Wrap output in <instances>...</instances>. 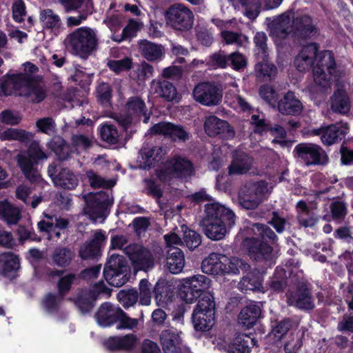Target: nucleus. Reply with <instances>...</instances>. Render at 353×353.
<instances>
[{
	"label": "nucleus",
	"mask_w": 353,
	"mask_h": 353,
	"mask_svg": "<svg viewBox=\"0 0 353 353\" xmlns=\"http://www.w3.org/2000/svg\"><path fill=\"white\" fill-rule=\"evenodd\" d=\"M211 280L206 276L196 274L183 279L178 295L186 303L197 301L192 314V323L196 332H206L216 323V303L212 293L205 291Z\"/></svg>",
	"instance_id": "1"
},
{
	"label": "nucleus",
	"mask_w": 353,
	"mask_h": 353,
	"mask_svg": "<svg viewBox=\"0 0 353 353\" xmlns=\"http://www.w3.org/2000/svg\"><path fill=\"white\" fill-rule=\"evenodd\" d=\"M253 230L255 236L245 238L243 247L252 260L263 263L264 269L271 268L275 263L273 245L277 243L278 236L269 226L263 223H254Z\"/></svg>",
	"instance_id": "2"
},
{
	"label": "nucleus",
	"mask_w": 353,
	"mask_h": 353,
	"mask_svg": "<svg viewBox=\"0 0 353 353\" xmlns=\"http://www.w3.org/2000/svg\"><path fill=\"white\" fill-rule=\"evenodd\" d=\"M205 216L201 221L205 234L214 241L223 239L227 230L235 223L234 213L218 203L205 205Z\"/></svg>",
	"instance_id": "3"
},
{
	"label": "nucleus",
	"mask_w": 353,
	"mask_h": 353,
	"mask_svg": "<svg viewBox=\"0 0 353 353\" xmlns=\"http://www.w3.org/2000/svg\"><path fill=\"white\" fill-rule=\"evenodd\" d=\"M249 268L250 264L245 261L236 256L228 258L217 252L210 253L201 263L202 271L212 275L238 274Z\"/></svg>",
	"instance_id": "4"
},
{
	"label": "nucleus",
	"mask_w": 353,
	"mask_h": 353,
	"mask_svg": "<svg viewBox=\"0 0 353 353\" xmlns=\"http://www.w3.org/2000/svg\"><path fill=\"white\" fill-rule=\"evenodd\" d=\"M65 47L73 53L85 57L96 50L97 39L93 30L82 27L69 34L64 41Z\"/></svg>",
	"instance_id": "5"
},
{
	"label": "nucleus",
	"mask_w": 353,
	"mask_h": 353,
	"mask_svg": "<svg viewBox=\"0 0 353 353\" xmlns=\"http://www.w3.org/2000/svg\"><path fill=\"white\" fill-rule=\"evenodd\" d=\"M130 272L126 259L121 254H112L107 259L103 273L109 285L119 288L128 281Z\"/></svg>",
	"instance_id": "6"
},
{
	"label": "nucleus",
	"mask_w": 353,
	"mask_h": 353,
	"mask_svg": "<svg viewBox=\"0 0 353 353\" xmlns=\"http://www.w3.org/2000/svg\"><path fill=\"white\" fill-rule=\"evenodd\" d=\"M83 199L85 203L84 214L94 220L106 217L113 203L110 194L105 191L90 192L83 195Z\"/></svg>",
	"instance_id": "7"
},
{
	"label": "nucleus",
	"mask_w": 353,
	"mask_h": 353,
	"mask_svg": "<svg viewBox=\"0 0 353 353\" xmlns=\"http://www.w3.org/2000/svg\"><path fill=\"white\" fill-rule=\"evenodd\" d=\"M268 192V183L264 180L249 181L239 192L240 205L246 210L256 209L263 201Z\"/></svg>",
	"instance_id": "8"
},
{
	"label": "nucleus",
	"mask_w": 353,
	"mask_h": 353,
	"mask_svg": "<svg viewBox=\"0 0 353 353\" xmlns=\"http://www.w3.org/2000/svg\"><path fill=\"white\" fill-rule=\"evenodd\" d=\"M134 271L148 272L154 266V259L151 251L142 244L132 243L123 248Z\"/></svg>",
	"instance_id": "9"
},
{
	"label": "nucleus",
	"mask_w": 353,
	"mask_h": 353,
	"mask_svg": "<svg viewBox=\"0 0 353 353\" xmlns=\"http://www.w3.org/2000/svg\"><path fill=\"white\" fill-rule=\"evenodd\" d=\"M166 24L174 30L184 32L193 26L194 14L181 3L172 5L165 12Z\"/></svg>",
	"instance_id": "10"
},
{
	"label": "nucleus",
	"mask_w": 353,
	"mask_h": 353,
	"mask_svg": "<svg viewBox=\"0 0 353 353\" xmlns=\"http://www.w3.org/2000/svg\"><path fill=\"white\" fill-rule=\"evenodd\" d=\"M316 65L313 68L315 83L322 88L329 85L331 75L335 72V61L330 50H324L316 54Z\"/></svg>",
	"instance_id": "11"
},
{
	"label": "nucleus",
	"mask_w": 353,
	"mask_h": 353,
	"mask_svg": "<svg viewBox=\"0 0 353 353\" xmlns=\"http://www.w3.org/2000/svg\"><path fill=\"white\" fill-rule=\"evenodd\" d=\"M194 99L205 106H215L222 101V90L214 83L204 81L196 85L192 91Z\"/></svg>",
	"instance_id": "12"
},
{
	"label": "nucleus",
	"mask_w": 353,
	"mask_h": 353,
	"mask_svg": "<svg viewBox=\"0 0 353 353\" xmlns=\"http://www.w3.org/2000/svg\"><path fill=\"white\" fill-rule=\"evenodd\" d=\"M291 31L294 39L299 42L305 41L319 34V28L307 14L293 17Z\"/></svg>",
	"instance_id": "13"
},
{
	"label": "nucleus",
	"mask_w": 353,
	"mask_h": 353,
	"mask_svg": "<svg viewBox=\"0 0 353 353\" xmlns=\"http://www.w3.org/2000/svg\"><path fill=\"white\" fill-rule=\"evenodd\" d=\"M108 290L103 284L97 283L90 290L81 291L74 299V304L82 314L89 313L95 306V302L99 295Z\"/></svg>",
	"instance_id": "14"
},
{
	"label": "nucleus",
	"mask_w": 353,
	"mask_h": 353,
	"mask_svg": "<svg viewBox=\"0 0 353 353\" xmlns=\"http://www.w3.org/2000/svg\"><path fill=\"white\" fill-rule=\"evenodd\" d=\"M204 130L206 134L211 137H217L222 139H231L235 136V131L229 123L214 115L206 117L204 122Z\"/></svg>",
	"instance_id": "15"
},
{
	"label": "nucleus",
	"mask_w": 353,
	"mask_h": 353,
	"mask_svg": "<svg viewBox=\"0 0 353 353\" xmlns=\"http://www.w3.org/2000/svg\"><path fill=\"white\" fill-rule=\"evenodd\" d=\"M49 156H17V163L22 173L30 183L39 184L42 181L41 176L34 168L37 160L48 159Z\"/></svg>",
	"instance_id": "16"
},
{
	"label": "nucleus",
	"mask_w": 353,
	"mask_h": 353,
	"mask_svg": "<svg viewBox=\"0 0 353 353\" xmlns=\"http://www.w3.org/2000/svg\"><path fill=\"white\" fill-rule=\"evenodd\" d=\"M290 299L294 302L296 307L302 310H312L315 307L312 290L307 282H299L297 284Z\"/></svg>",
	"instance_id": "17"
},
{
	"label": "nucleus",
	"mask_w": 353,
	"mask_h": 353,
	"mask_svg": "<svg viewBox=\"0 0 353 353\" xmlns=\"http://www.w3.org/2000/svg\"><path fill=\"white\" fill-rule=\"evenodd\" d=\"M151 132L163 135L171 139L185 142L190 139V134L181 125H174L168 122H159L151 128Z\"/></svg>",
	"instance_id": "18"
},
{
	"label": "nucleus",
	"mask_w": 353,
	"mask_h": 353,
	"mask_svg": "<svg viewBox=\"0 0 353 353\" xmlns=\"http://www.w3.org/2000/svg\"><path fill=\"white\" fill-rule=\"evenodd\" d=\"M292 13L285 12L277 17L268 23L270 34L279 39L286 38L290 33H292Z\"/></svg>",
	"instance_id": "19"
},
{
	"label": "nucleus",
	"mask_w": 353,
	"mask_h": 353,
	"mask_svg": "<svg viewBox=\"0 0 353 353\" xmlns=\"http://www.w3.org/2000/svg\"><path fill=\"white\" fill-rule=\"evenodd\" d=\"M260 303L252 301L245 305L239 314V322L248 329L255 325L262 317V309Z\"/></svg>",
	"instance_id": "20"
},
{
	"label": "nucleus",
	"mask_w": 353,
	"mask_h": 353,
	"mask_svg": "<svg viewBox=\"0 0 353 353\" xmlns=\"http://www.w3.org/2000/svg\"><path fill=\"white\" fill-rule=\"evenodd\" d=\"M318 52V46L315 43L304 46L299 54L295 57L294 63L300 72L309 70L314 66V57Z\"/></svg>",
	"instance_id": "21"
},
{
	"label": "nucleus",
	"mask_w": 353,
	"mask_h": 353,
	"mask_svg": "<svg viewBox=\"0 0 353 353\" xmlns=\"http://www.w3.org/2000/svg\"><path fill=\"white\" fill-rule=\"evenodd\" d=\"M347 128L336 123L315 129L313 132L314 134L321 136V141L324 144L330 145L342 140L347 133Z\"/></svg>",
	"instance_id": "22"
},
{
	"label": "nucleus",
	"mask_w": 353,
	"mask_h": 353,
	"mask_svg": "<svg viewBox=\"0 0 353 353\" xmlns=\"http://www.w3.org/2000/svg\"><path fill=\"white\" fill-rule=\"evenodd\" d=\"M278 111L284 115H299L303 110V105L293 92H288L276 105Z\"/></svg>",
	"instance_id": "23"
},
{
	"label": "nucleus",
	"mask_w": 353,
	"mask_h": 353,
	"mask_svg": "<svg viewBox=\"0 0 353 353\" xmlns=\"http://www.w3.org/2000/svg\"><path fill=\"white\" fill-rule=\"evenodd\" d=\"M160 342L164 353H182L181 339L176 330H162L160 334Z\"/></svg>",
	"instance_id": "24"
},
{
	"label": "nucleus",
	"mask_w": 353,
	"mask_h": 353,
	"mask_svg": "<svg viewBox=\"0 0 353 353\" xmlns=\"http://www.w3.org/2000/svg\"><path fill=\"white\" fill-rule=\"evenodd\" d=\"M19 95L25 97L29 101L37 103L42 101L46 97L43 86L32 79L29 74L27 75L26 83L22 87L21 92H19Z\"/></svg>",
	"instance_id": "25"
},
{
	"label": "nucleus",
	"mask_w": 353,
	"mask_h": 353,
	"mask_svg": "<svg viewBox=\"0 0 353 353\" xmlns=\"http://www.w3.org/2000/svg\"><path fill=\"white\" fill-rule=\"evenodd\" d=\"M270 336H272L276 343H281L289 332L296 326L295 321L291 317H283L271 321Z\"/></svg>",
	"instance_id": "26"
},
{
	"label": "nucleus",
	"mask_w": 353,
	"mask_h": 353,
	"mask_svg": "<svg viewBox=\"0 0 353 353\" xmlns=\"http://www.w3.org/2000/svg\"><path fill=\"white\" fill-rule=\"evenodd\" d=\"M119 309L109 302L102 303L95 314L99 324L105 327L118 323Z\"/></svg>",
	"instance_id": "27"
},
{
	"label": "nucleus",
	"mask_w": 353,
	"mask_h": 353,
	"mask_svg": "<svg viewBox=\"0 0 353 353\" xmlns=\"http://www.w3.org/2000/svg\"><path fill=\"white\" fill-rule=\"evenodd\" d=\"M136 341L134 334H128L123 336H110L105 341L103 345L110 352L130 350L134 346Z\"/></svg>",
	"instance_id": "28"
},
{
	"label": "nucleus",
	"mask_w": 353,
	"mask_h": 353,
	"mask_svg": "<svg viewBox=\"0 0 353 353\" xmlns=\"http://www.w3.org/2000/svg\"><path fill=\"white\" fill-rule=\"evenodd\" d=\"M0 266L1 274L8 278L15 277L16 272L20 268L19 256L12 252L0 254Z\"/></svg>",
	"instance_id": "29"
},
{
	"label": "nucleus",
	"mask_w": 353,
	"mask_h": 353,
	"mask_svg": "<svg viewBox=\"0 0 353 353\" xmlns=\"http://www.w3.org/2000/svg\"><path fill=\"white\" fill-rule=\"evenodd\" d=\"M256 340L249 335L241 334L234 338L227 346V353H250Z\"/></svg>",
	"instance_id": "30"
},
{
	"label": "nucleus",
	"mask_w": 353,
	"mask_h": 353,
	"mask_svg": "<svg viewBox=\"0 0 353 353\" xmlns=\"http://www.w3.org/2000/svg\"><path fill=\"white\" fill-rule=\"evenodd\" d=\"M151 90L158 97L167 101H172L177 98L175 86L165 79L153 80L151 82Z\"/></svg>",
	"instance_id": "31"
},
{
	"label": "nucleus",
	"mask_w": 353,
	"mask_h": 353,
	"mask_svg": "<svg viewBox=\"0 0 353 353\" xmlns=\"http://www.w3.org/2000/svg\"><path fill=\"white\" fill-rule=\"evenodd\" d=\"M28 73L8 76L0 83V88L6 96L17 94L21 92L22 87L26 83Z\"/></svg>",
	"instance_id": "32"
},
{
	"label": "nucleus",
	"mask_w": 353,
	"mask_h": 353,
	"mask_svg": "<svg viewBox=\"0 0 353 353\" xmlns=\"http://www.w3.org/2000/svg\"><path fill=\"white\" fill-rule=\"evenodd\" d=\"M250 268L245 272L247 274L239 283L240 290L245 293H248V291H261L263 281L262 274L256 270L250 272Z\"/></svg>",
	"instance_id": "33"
},
{
	"label": "nucleus",
	"mask_w": 353,
	"mask_h": 353,
	"mask_svg": "<svg viewBox=\"0 0 353 353\" xmlns=\"http://www.w3.org/2000/svg\"><path fill=\"white\" fill-rule=\"evenodd\" d=\"M297 210V221L299 225L307 228L314 227L318 221V217L310 212V208L304 200H300L296 205Z\"/></svg>",
	"instance_id": "34"
},
{
	"label": "nucleus",
	"mask_w": 353,
	"mask_h": 353,
	"mask_svg": "<svg viewBox=\"0 0 353 353\" xmlns=\"http://www.w3.org/2000/svg\"><path fill=\"white\" fill-rule=\"evenodd\" d=\"M185 265V256L183 252L179 248H170L168 250L166 265L173 274L182 272Z\"/></svg>",
	"instance_id": "35"
},
{
	"label": "nucleus",
	"mask_w": 353,
	"mask_h": 353,
	"mask_svg": "<svg viewBox=\"0 0 353 353\" xmlns=\"http://www.w3.org/2000/svg\"><path fill=\"white\" fill-rule=\"evenodd\" d=\"M139 50L141 56L149 61H157L161 59L164 48L148 40H141L139 42Z\"/></svg>",
	"instance_id": "36"
},
{
	"label": "nucleus",
	"mask_w": 353,
	"mask_h": 353,
	"mask_svg": "<svg viewBox=\"0 0 353 353\" xmlns=\"http://www.w3.org/2000/svg\"><path fill=\"white\" fill-rule=\"evenodd\" d=\"M233 159L228 166L229 175H242L248 173L254 162L253 156H232Z\"/></svg>",
	"instance_id": "37"
},
{
	"label": "nucleus",
	"mask_w": 353,
	"mask_h": 353,
	"mask_svg": "<svg viewBox=\"0 0 353 353\" xmlns=\"http://www.w3.org/2000/svg\"><path fill=\"white\" fill-rule=\"evenodd\" d=\"M331 109L342 114H345L350 111V101L345 90L339 89L334 92L331 97Z\"/></svg>",
	"instance_id": "38"
},
{
	"label": "nucleus",
	"mask_w": 353,
	"mask_h": 353,
	"mask_svg": "<svg viewBox=\"0 0 353 353\" xmlns=\"http://www.w3.org/2000/svg\"><path fill=\"white\" fill-rule=\"evenodd\" d=\"M126 109L129 114L137 117L143 116V122H148L150 113L148 112L144 101L140 97H130L126 103Z\"/></svg>",
	"instance_id": "39"
},
{
	"label": "nucleus",
	"mask_w": 353,
	"mask_h": 353,
	"mask_svg": "<svg viewBox=\"0 0 353 353\" xmlns=\"http://www.w3.org/2000/svg\"><path fill=\"white\" fill-rule=\"evenodd\" d=\"M39 19L44 29L50 30L55 33L59 32L62 25L60 17L51 9L41 10Z\"/></svg>",
	"instance_id": "40"
},
{
	"label": "nucleus",
	"mask_w": 353,
	"mask_h": 353,
	"mask_svg": "<svg viewBox=\"0 0 353 353\" xmlns=\"http://www.w3.org/2000/svg\"><path fill=\"white\" fill-rule=\"evenodd\" d=\"M79 183V180L74 174L67 168L61 169L54 180V185L63 189L73 190Z\"/></svg>",
	"instance_id": "41"
},
{
	"label": "nucleus",
	"mask_w": 353,
	"mask_h": 353,
	"mask_svg": "<svg viewBox=\"0 0 353 353\" xmlns=\"http://www.w3.org/2000/svg\"><path fill=\"white\" fill-rule=\"evenodd\" d=\"M74 257V254L70 248L57 247L52 254V261L59 268H66L70 265Z\"/></svg>",
	"instance_id": "42"
},
{
	"label": "nucleus",
	"mask_w": 353,
	"mask_h": 353,
	"mask_svg": "<svg viewBox=\"0 0 353 353\" xmlns=\"http://www.w3.org/2000/svg\"><path fill=\"white\" fill-rule=\"evenodd\" d=\"M34 137V134L24 130L8 128L0 134L1 140H17L28 144Z\"/></svg>",
	"instance_id": "43"
},
{
	"label": "nucleus",
	"mask_w": 353,
	"mask_h": 353,
	"mask_svg": "<svg viewBox=\"0 0 353 353\" xmlns=\"http://www.w3.org/2000/svg\"><path fill=\"white\" fill-rule=\"evenodd\" d=\"M255 72L259 77L265 80H271L274 78L277 74V68L273 64L269 63L268 57H262V61L255 65Z\"/></svg>",
	"instance_id": "44"
},
{
	"label": "nucleus",
	"mask_w": 353,
	"mask_h": 353,
	"mask_svg": "<svg viewBox=\"0 0 353 353\" xmlns=\"http://www.w3.org/2000/svg\"><path fill=\"white\" fill-rule=\"evenodd\" d=\"M79 275L74 273H68L61 276L57 281V294L61 298H65V295L71 290L72 285L79 280Z\"/></svg>",
	"instance_id": "45"
},
{
	"label": "nucleus",
	"mask_w": 353,
	"mask_h": 353,
	"mask_svg": "<svg viewBox=\"0 0 353 353\" xmlns=\"http://www.w3.org/2000/svg\"><path fill=\"white\" fill-rule=\"evenodd\" d=\"M0 216L9 224H16L21 218L19 210L7 201L0 202Z\"/></svg>",
	"instance_id": "46"
},
{
	"label": "nucleus",
	"mask_w": 353,
	"mask_h": 353,
	"mask_svg": "<svg viewBox=\"0 0 353 353\" xmlns=\"http://www.w3.org/2000/svg\"><path fill=\"white\" fill-rule=\"evenodd\" d=\"M58 2L66 12L77 10L81 8H83V11H87V12H92L93 10L92 0H58Z\"/></svg>",
	"instance_id": "47"
},
{
	"label": "nucleus",
	"mask_w": 353,
	"mask_h": 353,
	"mask_svg": "<svg viewBox=\"0 0 353 353\" xmlns=\"http://www.w3.org/2000/svg\"><path fill=\"white\" fill-rule=\"evenodd\" d=\"M174 157L176 158L172 160L174 167H176V176L179 177L192 176L194 171L192 163L186 159L181 158V156Z\"/></svg>",
	"instance_id": "48"
},
{
	"label": "nucleus",
	"mask_w": 353,
	"mask_h": 353,
	"mask_svg": "<svg viewBox=\"0 0 353 353\" xmlns=\"http://www.w3.org/2000/svg\"><path fill=\"white\" fill-rule=\"evenodd\" d=\"M221 36L223 41L228 45L241 47L248 43V37L241 32L223 30Z\"/></svg>",
	"instance_id": "49"
},
{
	"label": "nucleus",
	"mask_w": 353,
	"mask_h": 353,
	"mask_svg": "<svg viewBox=\"0 0 353 353\" xmlns=\"http://www.w3.org/2000/svg\"><path fill=\"white\" fill-rule=\"evenodd\" d=\"M63 299L64 298H61L59 294L48 292L43 297L41 305L48 313L57 312Z\"/></svg>",
	"instance_id": "50"
},
{
	"label": "nucleus",
	"mask_w": 353,
	"mask_h": 353,
	"mask_svg": "<svg viewBox=\"0 0 353 353\" xmlns=\"http://www.w3.org/2000/svg\"><path fill=\"white\" fill-rule=\"evenodd\" d=\"M87 177L92 188L105 189H111L116 185V181L114 179H105L100 175L95 173L93 170L87 172Z\"/></svg>",
	"instance_id": "51"
},
{
	"label": "nucleus",
	"mask_w": 353,
	"mask_h": 353,
	"mask_svg": "<svg viewBox=\"0 0 353 353\" xmlns=\"http://www.w3.org/2000/svg\"><path fill=\"white\" fill-rule=\"evenodd\" d=\"M145 183L144 192L157 199V202L159 204V199L163 196V192L161 190V185L158 184L156 181L151 178H145L143 180Z\"/></svg>",
	"instance_id": "52"
},
{
	"label": "nucleus",
	"mask_w": 353,
	"mask_h": 353,
	"mask_svg": "<svg viewBox=\"0 0 353 353\" xmlns=\"http://www.w3.org/2000/svg\"><path fill=\"white\" fill-rule=\"evenodd\" d=\"M119 302L125 309L134 305L138 301L139 294L137 290L130 289L121 290L117 294Z\"/></svg>",
	"instance_id": "53"
},
{
	"label": "nucleus",
	"mask_w": 353,
	"mask_h": 353,
	"mask_svg": "<svg viewBox=\"0 0 353 353\" xmlns=\"http://www.w3.org/2000/svg\"><path fill=\"white\" fill-rule=\"evenodd\" d=\"M101 139L110 144H115L119 140V134L117 128L114 125L104 124L100 129Z\"/></svg>",
	"instance_id": "54"
},
{
	"label": "nucleus",
	"mask_w": 353,
	"mask_h": 353,
	"mask_svg": "<svg viewBox=\"0 0 353 353\" xmlns=\"http://www.w3.org/2000/svg\"><path fill=\"white\" fill-rule=\"evenodd\" d=\"M183 241L187 248L193 250L201 245L202 236L195 230L187 228L183 232Z\"/></svg>",
	"instance_id": "55"
},
{
	"label": "nucleus",
	"mask_w": 353,
	"mask_h": 353,
	"mask_svg": "<svg viewBox=\"0 0 353 353\" xmlns=\"http://www.w3.org/2000/svg\"><path fill=\"white\" fill-rule=\"evenodd\" d=\"M259 95L271 107L276 108L278 94L271 85H261L259 88Z\"/></svg>",
	"instance_id": "56"
},
{
	"label": "nucleus",
	"mask_w": 353,
	"mask_h": 353,
	"mask_svg": "<svg viewBox=\"0 0 353 353\" xmlns=\"http://www.w3.org/2000/svg\"><path fill=\"white\" fill-rule=\"evenodd\" d=\"M238 1L245 7V15L250 19H256L261 9L260 0H238Z\"/></svg>",
	"instance_id": "57"
},
{
	"label": "nucleus",
	"mask_w": 353,
	"mask_h": 353,
	"mask_svg": "<svg viewBox=\"0 0 353 353\" xmlns=\"http://www.w3.org/2000/svg\"><path fill=\"white\" fill-rule=\"evenodd\" d=\"M38 130L48 135H52L56 132V123L52 117L39 119L36 122Z\"/></svg>",
	"instance_id": "58"
},
{
	"label": "nucleus",
	"mask_w": 353,
	"mask_h": 353,
	"mask_svg": "<svg viewBox=\"0 0 353 353\" xmlns=\"http://www.w3.org/2000/svg\"><path fill=\"white\" fill-rule=\"evenodd\" d=\"M163 156H138V167L142 170H150L159 165L160 161L163 163Z\"/></svg>",
	"instance_id": "59"
},
{
	"label": "nucleus",
	"mask_w": 353,
	"mask_h": 353,
	"mask_svg": "<svg viewBox=\"0 0 353 353\" xmlns=\"http://www.w3.org/2000/svg\"><path fill=\"white\" fill-rule=\"evenodd\" d=\"M119 315L118 324L117 325V330L133 329L137 326L138 320L128 316L122 309L119 310Z\"/></svg>",
	"instance_id": "60"
},
{
	"label": "nucleus",
	"mask_w": 353,
	"mask_h": 353,
	"mask_svg": "<svg viewBox=\"0 0 353 353\" xmlns=\"http://www.w3.org/2000/svg\"><path fill=\"white\" fill-rule=\"evenodd\" d=\"M48 220H41L37 223L38 230L41 233L48 236L49 240L54 236L53 216L45 214Z\"/></svg>",
	"instance_id": "61"
},
{
	"label": "nucleus",
	"mask_w": 353,
	"mask_h": 353,
	"mask_svg": "<svg viewBox=\"0 0 353 353\" xmlns=\"http://www.w3.org/2000/svg\"><path fill=\"white\" fill-rule=\"evenodd\" d=\"M132 64V59L128 57L120 60H110L108 62L110 69L117 74L130 70Z\"/></svg>",
	"instance_id": "62"
},
{
	"label": "nucleus",
	"mask_w": 353,
	"mask_h": 353,
	"mask_svg": "<svg viewBox=\"0 0 353 353\" xmlns=\"http://www.w3.org/2000/svg\"><path fill=\"white\" fill-rule=\"evenodd\" d=\"M151 283L148 280L143 279L139 282L140 302L142 305H148L151 301Z\"/></svg>",
	"instance_id": "63"
},
{
	"label": "nucleus",
	"mask_w": 353,
	"mask_h": 353,
	"mask_svg": "<svg viewBox=\"0 0 353 353\" xmlns=\"http://www.w3.org/2000/svg\"><path fill=\"white\" fill-rule=\"evenodd\" d=\"M331 215L334 221H343L347 214V207L343 201H334L330 205Z\"/></svg>",
	"instance_id": "64"
}]
</instances>
